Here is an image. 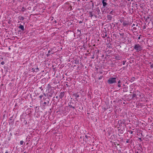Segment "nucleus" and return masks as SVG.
Segmentation results:
<instances>
[{"label": "nucleus", "mask_w": 153, "mask_h": 153, "mask_svg": "<svg viewBox=\"0 0 153 153\" xmlns=\"http://www.w3.org/2000/svg\"><path fill=\"white\" fill-rule=\"evenodd\" d=\"M120 36H123L124 35V33H120Z\"/></svg>", "instance_id": "nucleus-29"}, {"label": "nucleus", "mask_w": 153, "mask_h": 153, "mask_svg": "<svg viewBox=\"0 0 153 153\" xmlns=\"http://www.w3.org/2000/svg\"><path fill=\"white\" fill-rule=\"evenodd\" d=\"M105 34L104 35V34H103V36H102V38H105V37H106L107 36V34L106 32H105Z\"/></svg>", "instance_id": "nucleus-18"}, {"label": "nucleus", "mask_w": 153, "mask_h": 153, "mask_svg": "<svg viewBox=\"0 0 153 153\" xmlns=\"http://www.w3.org/2000/svg\"><path fill=\"white\" fill-rule=\"evenodd\" d=\"M133 29L134 30L136 31L137 30V28L136 27H134L133 28Z\"/></svg>", "instance_id": "nucleus-27"}, {"label": "nucleus", "mask_w": 153, "mask_h": 153, "mask_svg": "<svg viewBox=\"0 0 153 153\" xmlns=\"http://www.w3.org/2000/svg\"><path fill=\"white\" fill-rule=\"evenodd\" d=\"M54 23H57V21L56 20H55L54 21Z\"/></svg>", "instance_id": "nucleus-37"}, {"label": "nucleus", "mask_w": 153, "mask_h": 153, "mask_svg": "<svg viewBox=\"0 0 153 153\" xmlns=\"http://www.w3.org/2000/svg\"><path fill=\"white\" fill-rule=\"evenodd\" d=\"M65 92H61L59 96V98L60 99H62L65 96Z\"/></svg>", "instance_id": "nucleus-6"}, {"label": "nucleus", "mask_w": 153, "mask_h": 153, "mask_svg": "<svg viewBox=\"0 0 153 153\" xmlns=\"http://www.w3.org/2000/svg\"><path fill=\"white\" fill-rule=\"evenodd\" d=\"M77 31H79V32H80V30H77Z\"/></svg>", "instance_id": "nucleus-58"}, {"label": "nucleus", "mask_w": 153, "mask_h": 153, "mask_svg": "<svg viewBox=\"0 0 153 153\" xmlns=\"http://www.w3.org/2000/svg\"><path fill=\"white\" fill-rule=\"evenodd\" d=\"M44 104H46V102H44Z\"/></svg>", "instance_id": "nucleus-45"}, {"label": "nucleus", "mask_w": 153, "mask_h": 153, "mask_svg": "<svg viewBox=\"0 0 153 153\" xmlns=\"http://www.w3.org/2000/svg\"><path fill=\"white\" fill-rule=\"evenodd\" d=\"M123 86H125V84H123Z\"/></svg>", "instance_id": "nucleus-50"}, {"label": "nucleus", "mask_w": 153, "mask_h": 153, "mask_svg": "<svg viewBox=\"0 0 153 153\" xmlns=\"http://www.w3.org/2000/svg\"><path fill=\"white\" fill-rule=\"evenodd\" d=\"M24 19V18L23 16H21L20 19H21L22 20H23Z\"/></svg>", "instance_id": "nucleus-24"}, {"label": "nucleus", "mask_w": 153, "mask_h": 153, "mask_svg": "<svg viewBox=\"0 0 153 153\" xmlns=\"http://www.w3.org/2000/svg\"><path fill=\"white\" fill-rule=\"evenodd\" d=\"M148 18V19H149V17H147V19Z\"/></svg>", "instance_id": "nucleus-55"}, {"label": "nucleus", "mask_w": 153, "mask_h": 153, "mask_svg": "<svg viewBox=\"0 0 153 153\" xmlns=\"http://www.w3.org/2000/svg\"><path fill=\"white\" fill-rule=\"evenodd\" d=\"M31 70L32 71H33V72H35V69L33 68H32L31 69Z\"/></svg>", "instance_id": "nucleus-25"}, {"label": "nucleus", "mask_w": 153, "mask_h": 153, "mask_svg": "<svg viewBox=\"0 0 153 153\" xmlns=\"http://www.w3.org/2000/svg\"><path fill=\"white\" fill-rule=\"evenodd\" d=\"M138 95L139 97H140L141 96L139 92L138 91V90H137L135 92H133L132 96V98L133 99H134V98H137V96Z\"/></svg>", "instance_id": "nucleus-3"}, {"label": "nucleus", "mask_w": 153, "mask_h": 153, "mask_svg": "<svg viewBox=\"0 0 153 153\" xmlns=\"http://www.w3.org/2000/svg\"><path fill=\"white\" fill-rule=\"evenodd\" d=\"M129 140L127 139L126 141V143H128L129 142Z\"/></svg>", "instance_id": "nucleus-32"}, {"label": "nucleus", "mask_w": 153, "mask_h": 153, "mask_svg": "<svg viewBox=\"0 0 153 153\" xmlns=\"http://www.w3.org/2000/svg\"><path fill=\"white\" fill-rule=\"evenodd\" d=\"M134 77H132V78L131 79V82L134 81Z\"/></svg>", "instance_id": "nucleus-23"}, {"label": "nucleus", "mask_w": 153, "mask_h": 153, "mask_svg": "<svg viewBox=\"0 0 153 153\" xmlns=\"http://www.w3.org/2000/svg\"><path fill=\"white\" fill-rule=\"evenodd\" d=\"M50 52H51V51H50V50H49V51H48V53H50Z\"/></svg>", "instance_id": "nucleus-40"}, {"label": "nucleus", "mask_w": 153, "mask_h": 153, "mask_svg": "<svg viewBox=\"0 0 153 153\" xmlns=\"http://www.w3.org/2000/svg\"><path fill=\"white\" fill-rule=\"evenodd\" d=\"M118 80V79L116 78H110L108 79L107 82L110 84H114L117 82L116 80Z\"/></svg>", "instance_id": "nucleus-1"}, {"label": "nucleus", "mask_w": 153, "mask_h": 153, "mask_svg": "<svg viewBox=\"0 0 153 153\" xmlns=\"http://www.w3.org/2000/svg\"><path fill=\"white\" fill-rule=\"evenodd\" d=\"M139 139H140V140L141 141L142 140H141V138H139Z\"/></svg>", "instance_id": "nucleus-46"}, {"label": "nucleus", "mask_w": 153, "mask_h": 153, "mask_svg": "<svg viewBox=\"0 0 153 153\" xmlns=\"http://www.w3.org/2000/svg\"><path fill=\"white\" fill-rule=\"evenodd\" d=\"M110 38L109 36L107 37V39H109Z\"/></svg>", "instance_id": "nucleus-44"}, {"label": "nucleus", "mask_w": 153, "mask_h": 153, "mask_svg": "<svg viewBox=\"0 0 153 153\" xmlns=\"http://www.w3.org/2000/svg\"><path fill=\"white\" fill-rule=\"evenodd\" d=\"M121 81L120 80H119L117 82V86L119 88L121 87Z\"/></svg>", "instance_id": "nucleus-8"}, {"label": "nucleus", "mask_w": 153, "mask_h": 153, "mask_svg": "<svg viewBox=\"0 0 153 153\" xmlns=\"http://www.w3.org/2000/svg\"><path fill=\"white\" fill-rule=\"evenodd\" d=\"M79 23H82V22L81 21H79Z\"/></svg>", "instance_id": "nucleus-43"}, {"label": "nucleus", "mask_w": 153, "mask_h": 153, "mask_svg": "<svg viewBox=\"0 0 153 153\" xmlns=\"http://www.w3.org/2000/svg\"><path fill=\"white\" fill-rule=\"evenodd\" d=\"M97 52H99V51H97Z\"/></svg>", "instance_id": "nucleus-56"}, {"label": "nucleus", "mask_w": 153, "mask_h": 153, "mask_svg": "<svg viewBox=\"0 0 153 153\" xmlns=\"http://www.w3.org/2000/svg\"><path fill=\"white\" fill-rule=\"evenodd\" d=\"M108 47L109 48H111L110 46H109Z\"/></svg>", "instance_id": "nucleus-52"}, {"label": "nucleus", "mask_w": 153, "mask_h": 153, "mask_svg": "<svg viewBox=\"0 0 153 153\" xmlns=\"http://www.w3.org/2000/svg\"><path fill=\"white\" fill-rule=\"evenodd\" d=\"M23 143H24V141H22V140H21L20 142V144L21 145H23Z\"/></svg>", "instance_id": "nucleus-21"}, {"label": "nucleus", "mask_w": 153, "mask_h": 153, "mask_svg": "<svg viewBox=\"0 0 153 153\" xmlns=\"http://www.w3.org/2000/svg\"><path fill=\"white\" fill-rule=\"evenodd\" d=\"M133 133V131H130V133L131 134H132Z\"/></svg>", "instance_id": "nucleus-33"}, {"label": "nucleus", "mask_w": 153, "mask_h": 153, "mask_svg": "<svg viewBox=\"0 0 153 153\" xmlns=\"http://www.w3.org/2000/svg\"><path fill=\"white\" fill-rule=\"evenodd\" d=\"M135 24H132V27H133L134 26H135Z\"/></svg>", "instance_id": "nucleus-36"}, {"label": "nucleus", "mask_w": 153, "mask_h": 153, "mask_svg": "<svg viewBox=\"0 0 153 153\" xmlns=\"http://www.w3.org/2000/svg\"><path fill=\"white\" fill-rule=\"evenodd\" d=\"M43 97V95H41L39 96V97L40 99H42Z\"/></svg>", "instance_id": "nucleus-28"}, {"label": "nucleus", "mask_w": 153, "mask_h": 153, "mask_svg": "<svg viewBox=\"0 0 153 153\" xmlns=\"http://www.w3.org/2000/svg\"><path fill=\"white\" fill-rule=\"evenodd\" d=\"M10 48H8V49L9 50H10Z\"/></svg>", "instance_id": "nucleus-48"}, {"label": "nucleus", "mask_w": 153, "mask_h": 153, "mask_svg": "<svg viewBox=\"0 0 153 153\" xmlns=\"http://www.w3.org/2000/svg\"><path fill=\"white\" fill-rule=\"evenodd\" d=\"M135 153H139L138 152H136Z\"/></svg>", "instance_id": "nucleus-47"}, {"label": "nucleus", "mask_w": 153, "mask_h": 153, "mask_svg": "<svg viewBox=\"0 0 153 153\" xmlns=\"http://www.w3.org/2000/svg\"><path fill=\"white\" fill-rule=\"evenodd\" d=\"M149 63V64H151V65L152 64V62H150Z\"/></svg>", "instance_id": "nucleus-49"}, {"label": "nucleus", "mask_w": 153, "mask_h": 153, "mask_svg": "<svg viewBox=\"0 0 153 153\" xmlns=\"http://www.w3.org/2000/svg\"><path fill=\"white\" fill-rule=\"evenodd\" d=\"M94 56H93L91 57V58L92 59H94Z\"/></svg>", "instance_id": "nucleus-39"}, {"label": "nucleus", "mask_w": 153, "mask_h": 153, "mask_svg": "<svg viewBox=\"0 0 153 153\" xmlns=\"http://www.w3.org/2000/svg\"><path fill=\"white\" fill-rule=\"evenodd\" d=\"M107 0H102V4L103 7H106V6L108 5V4L107 3Z\"/></svg>", "instance_id": "nucleus-5"}, {"label": "nucleus", "mask_w": 153, "mask_h": 153, "mask_svg": "<svg viewBox=\"0 0 153 153\" xmlns=\"http://www.w3.org/2000/svg\"><path fill=\"white\" fill-rule=\"evenodd\" d=\"M107 18L108 20L111 21L112 19V17L110 15H108L107 16Z\"/></svg>", "instance_id": "nucleus-12"}, {"label": "nucleus", "mask_w": 153, "mask_h": 153, "mask_svg": "<svg viewBox=\"0 0 153 153\" xmlns=\"http://www.w3.org/2000/svg\"><path fill=\"white\" fill-rule=\"evenodd\" d=\"M26 10V8L24 7H22V11L23 12L25 11Z\"/></svg>", "instance_id": "nucleus-17"}, {"label": "nucleus", "mask_w": 153, "mask_h": 153, "mask_svg": "<svg viewBox=\"0 0 153 153\" xmlns=\"http://www.w3.org/2000/svg\"><path fill=\"white\" fill-rule=\"evenodd\" d=\"M134 49H135L137 52H139L142 50V48L141 46L139 44H135L134 46Z\"/></svg>", "instance_id": "nucleus-4"}, {"label": "nucleus", "mask_w": 153, "mask_h": 153, "mask_svg": "<svg viewBox=\"0 0 153 153\" xmlns=\"http://www.w3.org/2000/svg\"><path fill=\"white\" fill-rule=\"evenodd\" d=\"M1 64L2 65H3L4 64V61H2L1 62Z\"/></svg>", "instance_id": "nucleus-30"}, {"label": "nucleus", "mask_w": 153, "mask_h": 153, "mask_svg": "<svg viewBox=\"0 0 153 153\" xmlns=\"http://www.w3.org/2000/svg\"><path fill=\"white\" fill-rule=\"evenodd\" d=\"M66 86H67V87H68L69 86L67 84H66Z\"/></svg>", "instance_id": "nucleus-42"}, {"label": "nucleus", "mask_w": 153, "mask_h": 153, "mask_svg": "<svg viewBox=\"0 0 153 153\" xmlns=\"http://www.w3.org/2000/svg\"><path fill=\"white\" fill-rule=\"evenodd\" d=\"M85 137H86V138H88V136H87V135H85Z\"/></svg>", "instance_id": "nucleus-41"}, {"label": "nucleus", "mask_w": 153, "mask_h": 153, "mask_svg": "<svg viewBox=\"0 0 153 153\" xmlns=\"http://www.w3.org/2000/svg\"><path fill=\"white\" fill-rule=\"evenodd\" d=\"M123 25L124 26H126L127 25H128L129 24V23L128 22L126 21H124L123 22Z\"/></svg>", "instance_id": "nucleus-10"}, {"label": "nucleus", "mask_w": 153, "mask_h": 153, "mask_svg": "<svg viewBox=\"0 0 153 153\" xmlns=\"http://www.w3.org/2000/svg\"><path fill=\"white\" fill-rule=\"evenodd\" d=\"M127 0L128 1H130L131 0Z\"/></svg>", "instance_id": "nucleus-59"}, {"label": "nucleus", "mask_w": 153, "mask_h": 153, "mask_svg": "<svg viewBox=\"0 0 153 153\" xmlns=\"http://www.w3.org/2000/svg\"><path fill=\"white\" fill-rule=\"evenodd\" d=\"M94 16L95 17H97V15H99L100 13V10L99 7L96 8L95 10H93Z\"/></svg>", "instance_id": "nucleus-2"}, {"label": "nucleus", "mask_w": 153, "mask_h": 153, "mask_svg": "<svg viewBox=\"0 0 153 153\" xmlns=\"http://www.w3.org/2000/svg\"><path fill=\"white\" fill-rule=\"evenodd\" d=\"M56 98H58V97L57 96H56Z\"/></svg>", "instance_id": "nucleus-53"}, {"label": "nucleus", "mask_w": 153, "mask_h": 153, "mask_svg": "<svg viewBox=\"0 0 153 153\" xmlns=\"http://www.w3.org/2000/svg\"><path fill=\"white\" fill-rule=\"evenodd\" d=\"M89 14L90 15V16L91 17H92L94 16L93 12V11L91 12H89Z\"/></svg>", "instance_id": "nucleus-15"}, {"label": "nucleus", "mask_w": 153, "mask_h": 153, "mask_svg": "<svg viewBox=\"0 0 153 153\" xmlns=\"http://www.w3.org/2000/svg\"><path fill=\"white\" fill-rule=\"evenodd\" d=\"M73 95L76 98H78L79 97V95L78 94V93H75Z\"/></svg>", "instance_id": "nucleus-13"}, {"label": "nucleus", "mask_w": 153, "mask_h": 153, "mask_svg": "<svg viewBox=\"0 0 153 153\" xmlns=\"http://www.w3.org/2000/svg\"><path fill=\"white\" fill-rule=\"evenodd\" d=\"M19 28L20 29L23 30H24V27L23 25H20V26L19 27Z\"/></svg>", "instance_id": "nucleus-14"}, {"label": "nucleus", "mask_w": 153, "mask_h": 153, "mask_svg": "<svg viewBox=\"0 0 153 153\" xmlns=\"http://www.w3.org/2000/svg\"><path fill=\"white\" fill-rule=\"evenodd\" d=\"M150 67L151 68H153V64H152L150 65Z\"/></svg>", "instance_id": "nucleus-31"}, {"label": "nucleus", "mask_w": 153, "mask_h": 153, "mask_svg": "<svg viewBox=\"0 0 153 153\" xmlns=\"http://www.w3.org/2000/svg\"><path fill=\"white\" fill-rule=\"evenodd\" d=\"M110 14H111L112 15L114 14V12L113 10L111 11L109 13Z\"/></svg>", "instance_id": "nucleus-26"}, {"label": "nucleus", "mask_w": 153, "mask_h": 153, "mask_svg": "<svg viewBox=\"0 0 153 153\" xmlns=\"http://www.w3.org/2000/svg\"><path fill=\"white\" fill-rule=\"evenodd\" d=\"M72 103V104H73V102H70L68 103V106L69 107L71 108H73L74 109L75 108V106H73L72 105H71V104Z\"/></svg>", "instance_id": "nucleus-7"}, {"label": "nucleus", "mask_w": 153, "mask_h": 153, "mask_svg": "<svg viewBox=\"0 0 153 153\" xmlns=\"http://www.w3.org/2000/svg\"><path fill=\"white\" fill-rule=\"evenodd\" d=\"M35 70L36 72H38L39 71V69L38 67H37L35 69Z\"/></svg>", "instance_id": "nucleus-19"}, {"label": "nucleus", "mask_w": 153, "mask_h": 153, "mask_svg": "<svg viewBox=\"0 0 153 153\" xmlns=\"http://www.w3.org/2000/svg\"><path fill=\"white\" fill-rule=\"evenodd\" d=\"M1 146V143H0V146Z\"/></svg>", "instance_id": "nucleus-62"}, {"label": "nucleus", "mask_w": 153, "mask_h": 153, "mask_svg": "<svg viewBox=\"0 0 153 153\" xmlns=\"http://www.w3.org/2000/svg\"><path fill=\"white\" fill-rule=\"evenodd\" d=\"M47 88H48V89H49L51 88V86L49 84H48Z\"/></svg>", "instance_id": "nucleus-20"}, {"label": "nucleus", "mask_w": 153, "mask_h": 153, "mask_svg": "<svg viewBox=\"0 0 153 153\" xmlns=\"http://www.w3.org/2000/svg\"><path fill=\"white\" fill-rule=\"evenodd\" d=\"M141 36V35H140V36H139L138 37V39H140V36Z\"/></svg>", "instance_id": "nucleus-34"}, {"label": "nucleus", "mask_w": 153, "mask_h": 153, "mask_svg": "<svg viewBox=\"0 0 153 153\" xmlns=\"http://www.w3.org/2000/svg\"><path fill=\"white\" fill-rule=\"evenodd\" d=\"M5 153H9L7 152H6Z\"/></svg>", "instance_id": "nucleus-54"}, {"label": "nucleus", "mask_w": 153, "mask_h": 153, "mask_svg": "<svg viewBox=\"0 0 153 153\" xmlns=\"http://www.w3.org/2000/svg\"><path fill=\"white\" fill-rule=\"evenodd\" d=\"M126 62V60H124V61H123V62H122L123 64V65H124L125 64V63Z\"/></svg>", "instance_id": "nucleus-22"}, {"label": "nucleus", "mask_w": 153, "mask_h": 153, "mask_svg": "<svg viewBox=\"0 0 153 153\" xmlns=\"http://www.w3.org/2000/svg\"><path fill=\"white\" fill-rule=\"evenodd\" d=\"M125 122V120H119L118 122V123L120 124H124Z\"/></svg>", "instance_id": "nucleus-11"}, {"label": "nucleus", "mask_w": 153, "mask_h": 153, "mask_svg": "<svg viewBox=\"0 0 153 153\" xmlns=\"http://www.w3.org/2000/svg\"><path fill=\"white\" fill-rule=\"evenodd\" d=\"M11 137H9L8 138V141H10V140Z\"/></svg>", "instance_id": "nucleus-35"}, {"label": "nucleus", "mask_w": 153, "mask_h": 153, "mask_svg": "<svg viewBox=\"0 0 153 153\" xmlns=\"http://www.w3.org/2000/svg\"><path fill=\"white\" fill-rule=\"evenodd\" d=\"M138 26V25L137 24H136V26Z\"/></svg>", "instance_id": "nucleus-51"}, {"label": "nucleus", "mask_w": 153, "mask_h": 153, "mask_svg": "<svg viewBox=\"0 0 153 153\" xmlns=\"http://www.w3.org/2000/svg\"><path fill=\"white\" fill-rule=\"evenodd\" d=\"M145 28H146V27H144L143 28V29H145Z\"/></svg>", "instance_id": "nucleus-57"}, {"label": "nucleus", "mask_w": 153, "mask_h": 153, "mask_svg": "<svg viewBox=\"0 0 153 153\" xmlns=\"http://www.w3.org/2000/svg\"><path fill=\"white\" fill-rule=\"evenodd\" d=\"M102 79V76H100V77L99 78V79Z\"/></svg>", "instance_id": "nucleus-38"}, {"label": "nucleus", "mask_w": 153, "mask_h": 153, "mask_svg": "<svg viewBox=\"0 0 153 153\" xmlns=\"http://www.w3.org/2000/svg\"><path fill=\"white\" fill-rule=\"evenodd\" d=\"M47 56H48V54L47 55Z\"/></svg>", "instance_id": "nucleus-60"}, {"label": "nucleus", "mask_w": 153, "mask_h": 153, "mask_svg": "<svg viewBox=\"0 0 153 153\" xmlns=\"http://www.w3.org/2000/svg\"><path fill=\"white\" fill-rule=\"evenodd\" d=\"M128 86H126V87H123V88H122V89H123V91L124 92H127L128 91Z\"/></svg>", "instance_id": "nucleus-9"}, {"label": "nucleus", "mask_w": 153, "mask_h": 153, "mask_svg": "<svg viewBox=\"0 0 153 153\" xmlns=\"http://www.w3.org/2000/svg\"><path fill=\"white\" fill-rule=\"evenodd\" d=\"M78 35H79V36L80 35V34H78Z\"/></svg>", "instance_id": "nucleus-61"}, {"label": "nucleus", "mask_w": 153, "mask_h": 153, "mask_svg": "<svg viewBox=\"0 0 153 153\" xmlns=\"http://www.w3.org/2000/svg\"><path fill=\"white\" fill-rule=\"evenodd\" d=\"M115 59H117L120 60V57L119 56H115Z\"/></svg>", "instance_id": "nucleus-16"}]
</instances>
